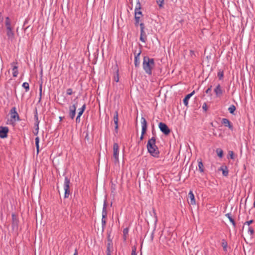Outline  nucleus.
<instances>
[{
	"label": "nucleus",
	"mask_w": 255,
	"mask_h": 255,
	"mask_svg": "<svg viewBox=\"0 0 255 255\" xmlns=\"http://www.w3.org/2000/svg\"><path fill=\"white\" fill-rule=\"evenodd\" d=\"M155 65L154 60L148 56H144L143 59L142 67L145 72L149 75L152 74V70Z\"/></svg>",
	"instance_id": "nucleus-1"
},
{
	"label": "nucleus",
	"mask_w": 255,
	"mask_h": 255,
	"mask_svg": "<svg viewBox=\"0 0 255 255\" xmlns=\"http://www.w3.org/2000/svg\"><path fill=\"white\" fill-rule=\"evenodd\" d=\"M156 138L152 137L148 140L147 148L150 154L154 157H158L159 152L157 146L155 144Z\"/></svg>",
	"instance_id": "nucleus-2"
},
{
	"label": "nucleus",
	"mask_w": 255,
	"mask_h": 255,
	"mask_svg": "<svg viewBox=\"0 0 255 255\" xmlns=\"http://www.w3.org/2000/svg\"><path fill=\"white\" fill-rule=\"evenodd\" d=\"M70 184V179L67 176L65 177L64 184H63V188H64V191H65V193H64V198H68L69 197V195L70 194V191L69 190Z\"/></svg>",
	"instance_id": "nucleus-3"
},
{
	"label": "nucleus",
	"mask_w": 255,
	"mask_h": 255,
	"mask_svg": "<svg viewBox=\"0 0 255 255\" xmlns=\"http://www.w3.org/2000/svg\"><path fill=\"white\" fill-rule=\"evenodd\" d=\"M119 146L117 143H114L113 145V158L114 159L115 163L119 162Z\"/></svg>",
	"instance_id": "nucleus-4"
},
{
	"label": "nucleus",
	"mask_w": 255,
	"mask_h": 255,
	"mask_svg": "<svg viewBox=\"0 0 255 255\" xmlns=\"http://www.w3.org/2000/svg\"><path fill=\"white\" fill-rule=\"evenodd\" d=\"M141 133L140 137V140H142L143 139L144 134L146 133L147 124L145 119L143 117L141 118Z\"/></svg>",
	"instance_id": "nucleus-5"
},
{
	"label": "nucleus",
	"mask_w": 255,
	"mask_h": 255,
	"mask_svg": "<svg viewBox=\"0 0 255 255\" xmlns=\"http://www.w3.org/2000/svg\"><path fill=\"white\" fill-rule=\"evenodd\" d=\"M77 107V103L73 104L69 107V116L71 119H74L76 115V110Z\"/></svg>",
	"instance_id": "nucleus-6"
},
{
	"label": "nucleus",
	"mask_w": 255,
	"mask_h": 255,
	"mask_svg": "<svg viewBox=\"0 0 255 255\" xmlns=\"http://www.w3.org/2000/svg\"><path fill=\"white\" fill-rule=\"evenodd\" d=\"M160 130L165 135H168L170 132V129L168 126L163 123H160L158 125Z\"/></svg>",
	"instance_id": "nucleus-7"
},
{
	"label": "nucleus",
	"mask_w": 255,
	"mask_h": 255,
	"mask_svg": "<svg viewBox=\"0 0 255 255\" xmlns=\"http://www.w3.org/2000/svg\"><path fill=\"white\" fill-rule=\"evenodd\" d=\"M114 251L113 245L112 240L110 238L108 240V243L107 245V250L106 251V255H111L112 253Z\"/></svg>",
	"instance_id": "nucleus-8"
},
{
	"label": "nucleus",
	"mask_w": 255,
	"mask_h": 255,
	"mask_svg": "<svg viewBox=\"0 0 255 255\" xmlns=\"http://www.w3.org/2000/svg\"><path fill=\"white\" fill-rule=\"evenodd\" d=\"M10 114L11 119L13 120L14 122L20 121L19 117L16 111V108L13 107L10 111Z\"/></svg>",
	"instance_id": "nucleus-9"
},
{
	"label": "nucleus",
	"mask_w": 255,
	"mask_h": 255,
	"mask_svg": "<svg viewBox=\"0 0 255 255\" xmlns=\"http://www.w3.org/2000/svg\"><path fill=\"white\" fill-rule=\"evenodd\" d=\"M17 64L18 63L16 61L10 63L12 71V76L13 77H16L18 74Z\"/></svg>",
	"instance_id": "nucleus-10"
},
{
	"label": "nucleus",
	"mask_w": 255,
	"mask_h": 255,
	"mask_svg": "<svg viewBox=\"0 0 255 255\" xmlns=\"http://www.w3.org/2000/svg\"><path fill=\"white\" fill-rule=\"evenodd\" d=\"M8 128L6 127H0V137L3 138L7 136Z\"/></svg>",
	"instance_id": "nucleus-11"
},
{
	"label": "nucleus",
	"mask_w": 255,
	"mask_h": 255,
	"mask_svg": "<svg viewBox=\"0 0 255 255\" xmlns=\"http://www.w3.org/2000/svg\"><path fill=\"white\" fill-rule=\"evenodd\" d=\"M221 123L225 127H228L231 130H233V126L228 119L223 118Z\"/></svg>",
	"instance_id": "nucleus-12"
},
{
	"label": "nucleus",
	"mask_w": 255,
	"mask_h": 255,
	"mask_svg": "<svg viewBox=\"0 0 255 255\" xmlns=\"http://www.w3.org/2000/svg\"><path fill=\"white\" fill-rule=\"evenodd\" d=\"M142 12H134L135 25L137 26L140 21V18L142 17Z\"/></svg>",
	"instance_id": "nucleus-13"
},
{
	"label": "nucleus",
	"mask_w": 255,
	"mask_h": 255,
	"mask_svg": "<svg viewBox=\"0 0 255 255\" xmlns=\"http://www.w3.org/2000/svg\"><path fill=\"white\" fill-rule=\"evenodd\" d=\"M6 35L8 37V39L11 41H12L14 38V34L12 30V28L6 29Z\"/></svg>",
	"instance_id": "nucleus-14"
},
{
	"label": "nucleus",
	"mask_w": 255,
	"mask_h": 255,
	"mask_svg": "<svg viewBox=\"0 0 255 255\" xmlns=\"http://www.w3.org/2000/svg\"><path fill=\"white\" fill-rule=\"evenodd\" d=\"M188 198L189 199V203L191 205H195L196 201L194 194L192 191H190L188 193Z\"/></svg>",
	"instance_id": "nucleus-15"
},
{
	"label": "nucleus",
	"mask_w": 255,
	"mask_h": 255,
	"mask_svg": "<svg viewBox=\"0 0 255 255\" xmlns=\"http://www.w3.org/2000/svg\"><path fill=\"white\" fill-rule=\"evenodd\" d=\"M214 92H215L217 97H219L222 95L223 90H222L220 84H218L216 86V87L214 89Z\"/></svg>",
	"instance_id": "nucleus-16"
},
{
	"label": "nucleus",
	"mask_w": 255,
	"mask_h": 255,
	"mask_svg": "<svg viewBox=\"0 0 255 255\" xmlns=\"http://www.w3.org/2000/svg\"><path fill=\"white\" fill-rule=\"evenodd\" d=\"M141 51H139V52L135 55L134 65L136 67H137L139 66V64H140L139 56H140V54H141Z\"/></svg>",
	"instance_id": "nucleus-17"
},
{
	"label": "nucleus",
	"mask_w": 255,
	"mask_h": 255,
	"mask_svg": "<svg viewBox=\"0 0 255 255\" xmlns=\"http://www.w3.org/2000/svg\"><path fill=\"white\" fill-rule=\"evenodd\" d=\"M194 93H195V91H193L190 94H189L186 96V97H185V98L183 100V103L185 105V106H188V100L194 94Z\"/></svg>",
	"instance_id": "nucleus-18"
},
{
	"label": "nucleus",
	"mask_w": 255,
	"mask_h": 255,
	"mask_svg": "<svg viewBox=\"0 0 255 255\" xmlns=\"http://www.w3.org/2000/svg\"><path fill=\"white\" fill-rule=\"evenodd\" d=\"M140 40L143 42H145L147 40V36L144 30H140Z\"/></svg>",
	"instance_id": "nucleus-19"
},
{
	"label": "nucleus",
	"mask_w": 255,
	"mask_h": 255,
	"mask_svg": "<svg viewBox=\"0 0 255 255\" xmlns=\"http://www.w3.org/2000/svg\"><path fill=\"white\" fill-rule=\"evenodd\" d=\"M5 25L6 28V29H9L12 28L11 26V21L8 17H6L5 18Z\"/></svg>",
	"instance_id": "nucleus-20"
},
{
	"label": "nucleus",
	"mask_w": 255,
	"mask_h": 255,
	"mask_svg": "<svg viewBox=\"0 0 255 255\" xmlns=\"http://www.w3.org/2000/svg\"><path fill=\"white\" fill-rule=\"evenodd\" d=\"M107 216V205L106 201L104 202L103 210H102V217L103 218H106Z\"/></svg>",
	"instance_id": "nucleus-21"
},
{
	"label": "nucleus",
	"mask_w": 255,
	"mask_h": 255,
	"mask_svg": "<svg viewBox=\"0 0 255 255\" xmlns=\"http://www.w3.org/2000/svg\"><path fill=\"white\" fill-rule=\"evenodd\" d=\"M248 233L249 235V238H250V239H252L253 238L254 230L252 227H249Z\"/></svg>",
	"instance_id": "nucleus-22"
},
{
	"label": "nucleus",
	"mask_w": 255,
	"mask_h": 255,
	"mask_svg": "<svg viewBox=\"0 0 255 255\" xmlns=\"http://www.w3.org/2000/svg\"><path fill=\"white\" fill-rule=\"evenodd\" d=\"M85 109L86 105L84 104L81 108L78 109V113L77 116H81L85 110Z\"/></svg>",
	"instance_id": "nucleus-23"
},
{
	"label": "nucleus",
	"mask_w": 255,
	"mask_h": 255,
	"mask_svg": "<svg viewBox=\"0 0 255 255\" xmlns=\"http://www.w3.org/2000/svg\"><path fill=\"white\" fill-rule=\"evenodd\" d=\"M198 167H199V171L201 172H204V165L202 163V160L201 159L200 160H198Z\"/></svg>",
	"instance_id": "nucleus-24"
},
{
	"label": "nucleus",
	"mask_w": 255,
	"mask_h": 255,
	"mask_svg": "<svg viewBox=\"0 0 255 255\" xmlns=\"http://www.w3.org/2000/svg\"><path fill=\"white\" fill-rule=\"evenodd\" d=\"M226 216L228 217L230 221L232 223V225L234 226V227L236 226V223L234 221V220L233 219L232 215L231 214H226Z\"/></svg>",
	"instance_id": "nucleus-25"
},
{
	"label": "nucleus",
	"mask_w": 255,
	"mask_h": 255,
	"mask_svg": "<svg viewBox=\"0 0 255 255\" xmlns=\"http://www.w3.org/2000/svg\"><path fill=\"white\" fill-rule=\"evenodd\" d=\"M140 9H141V4L140 3L139 0H138L136 2V5H135L134 12L141 11L140 10Z\"/></svg>",
	"instance_id": "nucleus-26"
},
{
	"label": "nucleus",
	"mask_w": 255,
	"mask_h": 255,
	"mask_svg": "<svg viewBox=\"0 0 255 255\" xmlns=\"http://www.w3.org/2000/svg\"><path fill=\"white\" fill-rule=\"evenodd\" d=\"M128 229L126 228L123 230V238L124 241H126L128 235Z\"/></svg>",
	"instance_id": "nucleus-27"
},
{
	"label": "nucleus",
	"mask_w": 255,
	"mask_h": 255,
	"mask_svg": "<svg viewBox=\"0 0 255 255\" xmlns=\"http://www.w3.org/2000/svg\"><path fill=\"white\" fill-rule=\"evenodd\" d=\"M236 109V107L234 105H232L228 108V111L230 112V113L234 115V112Z\"/></svg>",
	"instance_id": "nucleus-28"
},
{
	"label": "nucleus",
	"mask_w": 255,
	"mask_h": 255,
	"mask_svg": "<svg viewBox=\"0 0 255 255\" xmlns=\"http://www.w3.org/2000/svg\"><path fill=\"white\" fill-rule=\"evenodd\" d=\"M222 246L224 251H226L227 250L228 243L225 240H222Z\"/></svg>",
	"instance_id": "nucleus-29"
},
{
	"label": "nucleus",
	"mask_w": 255,
	"mask_h": 255,
	"mask_svg": "<svg viewBox=\"0 0 255 255\" xmlns=\"http://www.w3.org/2000/svg\"><path fill=\"white\" fill-rule=\"evenodd\" d=\"M218 77L220 80H222L224 77V71L222 70H219L218 72Z\"/></svg>",
	"instance_id": "nucleus-30"
},
{
	"label": "nucleus",
	"mask_w": 255,
	"mask_h": 255,
	"mask_svg": "<svg viewBox=\"0 0 255 255\" xmlns=\"http://www.w3.org/2000/svg\"><path fill=\"white\" fill-rule=\"evenodd\" d=\"M113 121H119V116H118V111H116L114 113V117H113Z\"/></svg>",
	"instance_id": "nucleus-31"
},
{
	"label": "nucleus",
	"mask_w": 255,
	"mask_h": 255,
	"mask_svg": "<svg viewBox=\"0 0 255 255\" xmlns=\"http://www.w3.org/2000/svg\"><path fill=\"white\" fill-rule=\"evenodd\" d=\"M34 119L35 121V123L34 125H39V121L38 120V114H37V111H36L35 114L34 115Z\"/></svg>",
	"instance_id": "nucleus-32"
},
{
	"label": "nucleus",
	"mask_w": 255,
	"mask_h": 255,
	"mask_svg": "<svg viewBox=\"0 0 255 255\" xmlns=\"http://www.w3.org/2000/svg\"><path fill=\"white\" fill-rule=\"evenodd\" d=\"M22 87L25 89L26 92L29 90V84L27 82H24L22 84Z\"/></svg>",
	"instance_id": "nucleus-33"
},
{
	"label": "nucleus",
	"mask_w": 255,
	"mask_h": 255,
	"mask_svg": "<svg viewBox=\"0 0 255 255\" xmlns=\"http://www.w3.org/2000/svg\"><path fill=\"white\" fill-rule=\"evenodd\" d=\"M217 153L220 157H222L223 155V151L219 148L216 150Z\"/></svg>",
	"instance_id": "nucleus-34"
},
{
	"label": "nucleus",
	"mask_w": 255,
	"mask_h": 255,
	"mask_svg": "<svg viewBox=\"0 0 255 255\" xmlns=\"http://www.w3.org/2000/svg\"><path fill=\"white\" fill-rule=\"evenodd\" d=\"M114 124H115V132L116 133H118V128H119V126H118V122L119 121H114Z\"/></svg>",
	"instance_id": "nucleus-35"
},
{
	"label": "nucleus",
	"mask_w": 255,
	"mask_h": 255,
	"mask_svg": "<svg viewBox=\"0 0 255 255\" xmlns=\"http://www.w3.org/2000/svg\"><path fill=\"white\" fill-rule=\"evenodd\" d=\"M34 126H35V130L33 132V133L35 135H37V134L38 133V131H39V125H34Z\"/></svg>",
	"instance_id": "nucleus-36"
},
{
	"label": "nucleus",
	"mask_w": 255,
	"mask_h": 255,
	"mask_svg": "<svg viewBox=\"0 0 255 255\" xmlns=\"http://www.w3.org/2000/svg\"><path fill=\"white\" fill-rule=\"evenodd\" d=\"M221 170H222L223 175L226 176L228 174V171L227 170V168L224 169L223 167L221 168Z\"/></svg>",
	"instance_id": "nucleus-37"
},
{
	"label": "nucleus",
	"mask_w": 255,
	"mask_h": 255,
	"mask_svg": "<svg viewBox=\"0 0 255 255\" xmlns=\"http://www.w3.org/2000/svg\"><path fill=\"white\" fill-rule=\"evenodd\" d=\"M35 145H36V148H39V137H36L35 139Z\"/></svg>",
	"instance_id": "nucleus-38"
},
{
	"label": "nucleus",
	"mask_w": 255,
	"mask_h": 255,
	"mask_svg": "<svg viewBox=\"0 0 255 255\" xmlns=\"http://www.w3.org/2000/svg\"><path fill=\"white\" fill-rule=\"evenodd\" d=\"M73 93V90L71 88H68L66 90V94L67 95H71Z\"/></svg>",
	"instance_id": "nucleus-39"
},
{
	"label": "nucleus",
	"mask_w": 255,
	"mask_h": 255,
	"mask_svg": "<svg viewBox=\"0 0 255 255\" xmlns=\"http://www.w3.org/2000/svg\"><path fill=\"white\" fill-rule=\"evenodd\" d=\"M164 2V0H157V3L159 7H162Z\"/></svg>",
	"instance_id": "nucleus-40"
},
{
	"label": "nucleus",
	"mask_w": 255,
	"mask_h": 255,
	"mask_svg": "<svg viewBox=\"0 0 255 255\" xmlns=\"http://www.w3.org/2000/svg\"><path fill=\"white\" fill-rule=\"evenodd\" d=\"M229 155L230 156V158L232 159H234V153L232 151H230L229 152Z\"/></svg>",
	"instance_id": "nucleus-41"
},
{
	"label": "nucleus",
	"mask_w": 255,
	"mask_h": 255,
	"mask_svg": "<svg viewBox=\"0 0 255 255\" xmlns=\"http://www.w3.org/2000/svg\"><path fill=\"white\" fill-rule=\"evenodd\" d=\"M131 255H137L136 253V247L135 246L132 248V252Z\"/></svg>",
	"instance_id": "nucleus-42"
},
{
	"label": "nucleus",
	"mask_w": 255,
	"mask_h": 255,
	"mask_svg": "<svg viewBox=\"0 0 255 255\" xmlns=\"http://www.w3.org/2000/svg\"><path fill=\"white\" fill-rule=\"evenodd\" d=\"M105 219L106 218H103V217H102V227L103 228L106 226V221Z\"/></svg>",
	"instance_id": "nucleus-43"
},
{
	"label": "nucleus",
	"mask_w": 255,
	"mask_h": 255,
	"mask_svg": "<svg viewBox=\"0 0 255 255\" xmlns=\"http://www.w3.org/2000/svg\"><path fill=\"white\" fill-rule=\"evenodd\" d=\"M139 25H140V30H144L145 26H144V23L143 22H141L139 24Z\"/></svg>",
	"instance_id": "nucleus-44"
},
{
	"label": "nucleus",
	"mask_w": 255,
	"mask_h": 255,
	"mask_svg": "<svg viewBox=\"0 0 255 255\" xmlns=\"http://www.w3.org/2000/svg\"><path fill=\"white\" fill-rule=\"evenodd\" d=\"M253 222H254V221H253V220H250V221H247V222H246L245 223L244 225H248V226H249L250 225V224H252V223H253Z\"/></svg>",
	"instance_id": "nucleus-45"
},
{
	"label": "nucleus",
	"mask_w": 255,
	"mask_h": 255,
	"mask_svg": "<svg viewBox=\"0 0 255 255\" xmlns=\"http://www.w3.org/2000/svg\"><path fill=\"white\" fill-rule=\"evenodd\" d=\"M212 89V86H210V87H209L206 91H205L206 93L208 94L209 93Z\"/></svg>",
	"instance_id": "nucleus-46"
},
{
	"label": "nucleus",
	"mask_w": 255,
	"mask_h": 255,
	"mask_svg": "<svg viewBox=\"0 0 255 255\" xmlns=\"http://www.w3.org/2000/svg\"><path fill=\"white\" fill-rule=\"evenodd\" d=\"M80 117L81 116H77L76 118V122L77 123H79L80 122Z\"/></svg>",
	"instance_id": "nucleus-47"
},
{
	"label": "nucleus",
	"mask_w": 255,
	"mask_h": 255,
	"mask_svg": "<svg viewBox=\"0 0 255 255\" xmlns=\"http://www.w3.org/2000/svg\"><path fill=\"white\" fill-rule=\"evenodd\" d=\"M119 80V75L118 74H117V76H115V81L116 82H118Z\"/></svg>",
	"instance_id": "nucleus-48"
},
{
	"label": "nucleus",
	"mask_w": 255,
	"mask_h": 255,
	"mask_svg": "<svg viewBox=\"0 0 255 255\" xmlns=\"http://www.w3.org/2000/svg\"><path fill=\"white\" fill-rule=\"evenodd\" d=\"M3 17L2 15V14L0 13V22H3Z\"/></svg>",
	"instance_id": "nucleus-49"
},
{
	"label": "nucleus",
	"mask_w": 255,
	"mask_h": 255,
	"mask_svg": "<svg viewBox=\"0 0 255 255\" xmlns=\"http://www.w3.org/2000/svg\"><path fill=\"white\" fill-rule=\"evenodd\" d=\"M202 108L205 111L207 110V105L206 103L203 104Z\"/></svg>",
	"instance_id": "nucleus-50"
},
{
	"label": "nucleus",
	"mask_w": 255,
	"mask_h": 255,
	"mask_svg": "<svg viewBox=\"0 0 255 255\" xmlns=\"http://www.w3.org/2000/svg\"><path fill=\"white\" fill-rule=\"evenodd\" d=\"M39 91H40V95L41 96V92H42V85H41L39 88Z\"/></svg>",
	"instance_id": "nucleus-51"
},
{
	"label": "nucleus",
	"mask_w": 255,
	"mask_h": 255,
	"mask_svg": "<svg viewBox=\"0 0 255 255\" xmlns=\"http://www.w3.org/2000/svg\"><path fill=\"white\" fill-rule=\"evenodd\" d=\"M73 255H78V252L76 250H75V253Z\"/></svg>",
	"instance_id": "nucleus-52"
},
{
	"label": "nucleus",
	"mask_w": 255,
	"mask_h": 255,
	"mask_svg": "<svg viewBox=\"0 0 255 255\" xmlns=\"http://www.w3.org/2000/svg\"><path fill=\"white\" fill-rule=\"evenodd\" d=\"M12 216L13 220H14V218L15 217V216L13 214ZM13 222H15L14 220H13ZM15 223L16 224V221H15Z\"/></svg>",
	"instance_id": "nucleus-53"
},
{
	"label": "nucleus",
	"mask_w": 255,
	"mask_h": 255,
	"mask_svg": "<svg viewBox=\"0 0 255 255\" xmlns=\"http://www.w3.org/2000/svg\"><path fill=\"white\" fill-rule=\"evenodd\" d=\"M36 150H37V154H38V153L39 152V148H36Z\"/></svg>",
	"instance_id": "nucleus-54"
},
{
	"label": "nucleus",
	"mask_w": 255,
	"mask_h": 255,
	"mask_svg": "<svg viewBox=\"0 0 255 255\" xmlns=\"http://www.w3.org/2000/svg\"><path fill=\"white\" fill-rule=\"evenodd\" d=\"M63 118V117H59V120H60V121H61L62 120Z\"/></svg>",
	"instance_id": "nucleus-55"
}]
</instances>
